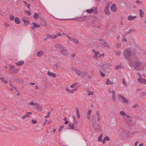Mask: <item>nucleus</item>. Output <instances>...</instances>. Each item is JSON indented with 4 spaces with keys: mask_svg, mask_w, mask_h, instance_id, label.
Returning a JSON list of instances; mask_svg holds the SVG:
<instances>
[{
    "mask_svg": "<svg viewBox=\"0 0 146 146\" xmlns=\"http://www.w3.org/2000/svg\"><path fill=\"white\" fill-rule=\"evenodd\" d=\"M66 91L69 93L73 94L72 89H70L68 87L66 88Z\"/></svg>",
    "mask_w": 146,
    "mask_h": 146,
    "instance_id": "nucleus-25",
    "label": "nucleus"
},
{
    "mask_svg": "<svg viewBox=\"0 0 146 146\" xmlns=\"http://www.w3.org/2000/svg\"><path fill=\"white\" fill-rule=\"evenodd\" d=\"M129 65L131 68L134 67V69L137 70L138 67L140 66L142 64V62L140 61H133L131 60H129Z\"/></svg>",
    "mask_w": 146,
    "mask_h": 146,
    "instance_id": "nucleus-2",
    "label": "nucleus"
},
{
    "mask_svg": "<svg viewBox=\"0 0 146 146\" xmlns=\"http://www.w3.org/2000/svg\"><path fill=\"white\" fill-rule=\"evenodd\" d=\"M112 95H113L112 98L113 99V101H115V100H116V97L115 96V92L114 91H112Z\"/></svg>",
    "mask_w": 146,
    "mask_h": 146,
    "instance_id": "nucleus-28",
    "label": "nucleus"
},
{
    "mask_svg": "<svg viewBox=\"0 0 146 146\" xmlns=\"http://www.w3.org/2000/svg\"><path fill=\"white\" fill-rule=\"evenodd\" d=\"M120 114L122 116H125L126 115V113L122 111H121L120 112Z\"/></svg>",
    "mask_w": 146,
    "mask_h": 146,
    "instance_id": "nucleus-36",
    "label": "nucleus"
},
{
    "mask_svg": "<svg viewBox=\"0 0 146 146\" xmlns=\"http://www.w3.org/2000/svg\"><path fill=\"white\" fill-rule=\"evenodd\" d=\"M130 33H129V32L128 31H127V32H125V33L123 35H124L125 36H126L127 34H129Z\"/></svg>",
    "mask_w": 146,
    "mask_h": 146,
    "instance_id": "nucleus-56",
    "label": "nucleus"
},
{
    "mask_svg": "<svg viewBox=\"0 0 146 146\" xmlns=\"http://www.w3.org/2000/svg\"><path fill=\"white\" fill-rule=\"evenodd\" d=\"M35 108L38 111H40L42 110V107L39 105V104L36 103L35 104Z\"/></svg>",
    "mask_w": 146,
    "mask_h": 146,
    "instance_id": "nucleus-10",
    "label": "nucleus"
},
{
    "mask_svg": "<svg viewBox=\"0 0 146 146\" xmlns=\"http://www.w3.org/2000/svg\"><path fill=\"white\" fill-rule=\"evenodd\" d=\"M13 79L14 81L17 82H20L19 79L18 78H13Z\"/></svg>",
    "mask_w": 146,
    "mask_h": 146,
    "instance_id": "nucleus-42",
    "label": "nucleus"
},
{
    "mask_svg": "<svg viewBox=\"0 0 146 146\" xmlns=\"http://www.w3.org/2000/svg\"><path fill=\"white\" fill-rule=\"evenodd\" d=\"M123 84L124 85H127V83L125 82L124 79L123 80Z\"/></svg>",
    "mask_w": 146,
    "mask_h": 146,
    "instance_id": "nucleus-60",
    "label": "nucleus"
},
{
    "mask_svg": "<svg viewBox=\"0 0 146 146\" xmlns=\"http://www.w3.org/2000/svg\"><path fill=\"white\" fill-rule=\"evenodd\" d=\"M14 16H10V19L11 20H13L14 19Z\"/></svg>",
    "mask_w": 146,
    "mask_h": 146,
    "instance_id": "nucleus-57",
    "label": "nucleus"
},
{
    "mask_svg": "<svg viewBox=\"0 0 146 146\" xmlns=\"http://www.w3.org/2000/svg\"><path fill=\"white\" fill-rule=\"evenodd\" d=\"M139 15L140 17L141 18L143 17L144 14V11H143L142 9H140L139 10Z\"/></svg>",
    "mask_w": 146,
    "mask_h": 146,
    "instance_id": "nucleus-20",
    "label": "nucleus"
},
{
    "mask_svg": "<svg viewBox=\"0 0 146 146\" xmlns=\"http://www.w3.org/2000/svg\"><path fill=\"white\" fill-rule=\"evenodd\" d=\"M78 83V82L74 83L73 84H72V85H71L70 86V87L71 88H74L77 85Z\"/></svg>",
    "mask_w": 146,
    "mask_h": 146,
    "instance_id": "nucleus-32",
    "label": "nucleus"
},
{
    "mask_svg": "<svg viewBox=\"0 0 146 146\" xmlns=\"http://www.w3.org/2000/svg\"><path fill=\"white\" fill-rule=\"evenodd\" d=\"M87 77H88V78L90 79H91L92 78V77L90 75H88V74L87 75Z\"/></svg>",
    "mask_w": 146,
    "mask_h": 146,
    "instance_id": "nucleus-62",
    "label": "nucleus"
},
{
    "mask_svg": "<svg viewBox=\"0 0 146 146\" xmlns=\"http://www.w3.org/2000/svg\"><path fill=\"white\" fill-rule=\"evenodd\" d=\"M124 119L127 124H129L131 123L132 120L131 117L128 118H124Z\"/></svg>",
    "mask_w": 146,
    "mask_h": 146,
    "instance_id": "nucleus-15",
    "label": "nucleus"
},
{
    "mask_svg": "<svg viewBox=\"0 0 146 146\" xmlns=\"http://www.w3.org/2000/svg\"><path fill=\"white\" fill-rule=\"evenodd\" d=\"M137 80L139 83L146 84V80L143 78H139Z\"/></svg>",
    "mask_w": 146,
    "mask_h": 146,
    "instance_id": "nucleus-13",
    "label": "nucleus"
},
{
    "mask_svg": "<svg viewBox=\"0 0 146 146\" xmlns=\"http://www.w3.org/2000/svg\"><path fill=\"white\" fill-rule=\"evenodd\" d=\"M99 41L100 43L102 44L103 46L106 47L109 49H110L111 48L108 43L106 42L105 41L102 39H100Z\"/></svg>",
    "mask_w": 146,
    "mask_h": 146,
    "instance_id": "nucleus-5",
    "label": "nucleus"
},
{
    "mask_svg": "<svg viewBox=\"0 0 146 146\" xmlns=\"http://www.w3.org/2000/svg\"><path fill=\"white\" fill-rule=\"evenodd\" d=\"M88 95L89 96L90 95H93L94 94V92H88Z\"/></svg>",
    "mask_w": 146,
    "mask_h": 146,
    "instance_id": "nucleus-54",
    "label": "nucleus"
},
{
    "mask_svg": "<svg viewBox=\"0 0 146 146\" xmlns=\"http://www.w3.org/2000/svg\"><path fill=\"white\" fill-rule=\"evenodd\" d=\"M109 8V7L108 6H106V7L105 9V14L107 15H109L110 14V11H108V9Z\"/></svg>",
    "mask_w": 146,
    "mask_h": 146,
    "instance_id": "nucleus-24",
    "label": "nucleus"
},
{
    "mask_svg": "<svg viewBox=\"0 0 146 146\" xmlns=\"http://www.w3.org/2000/svg\"><path fill=\"white\" fill-rule=\"evenodd\" d=\"M111 11L113 12H115L116 11L117 9L115 4H113L111 5Z\"/></svg>",
    "mask_w": 146,
    "mask_h": 146,
    "instance_id": "nucleus-11",
    "label": "nucleus"
},
{
    "mask_svg": "<svg viewBox=\"0 0 146 146\" xmlns=\"http://www.w3.org/2000/svg\"><path fill=\"white\" fill-rule=\"evenodd\" d=\"M64 35H65V34ZM65 35L70 40L73 42L75 44H78L79 43V40L77 39L72 38L70 36L67 35Z\"/></svg>",
    "mask_w": 146,
    "mask_h": 146,
    "instance_id": "nucleus-6",
    "label": "nucleus"
},
{
    "mask_svg": "<svg viewBox=\"0 0 146 146\" xmlns=\"http://www.w3.org/2000/svg\"><path fill=\"white\" fill-rule=\"evenodd\" d=\"M100 74L103 77L105 76V74L103 73L101 71H100Z\"/></svg>",
    "mask_w": 146,
    "mask_h": 146,
    "instance_id": "nucleus-44",
    "label": "nucleus"
},
{
    "mask_svg": "<svg viewBox=\"0 0 146 146\" xmlns=\"http://www.w3.org/2000/svg\"><path fill=\"white\" fill-rule=\"evenodd\" d=\"M44 54L42 50H40V51L36 53V55L38 57H41Z\"/></svg>",
    "mask_w": 146,
    "mask_h": 146,
    "instance_id": "nucleus-17",
    "label": "nucleus"
},
{
    "mask_svg": "<svg viewBox=\"0 0 146 146\" xmlns=\"http://www.w3.org/2000/svg\"><path fill=\"white\" fill-rule=\"evenodd\" d=\"M77 90V88H76L74 89H72V90H73L72 91H73V92H75Z\"/></svg>",
    "mask_w": 146,
    "mask_h": 146,
    "instance_id": "nucleus-64",
    "label": "nucleus"
},
{
    "mask_svg": "<svg viewBox=\"0 0 146 146\" xmlns=\"http://www.w3.org/2000/svg\"><path fill=\"white\" fill-rule=\"evenodd\" d=\"M35 104H34V103L32 102H30L28 104V105H32V106H33L34 105H35Z\"/></svg>",
    "mask_w": 146,
    "mask_h": 146,
    "instance_id": "nucleus-58",
    "label": "nucleus"
},
{
    "mask_svg": "<svg viewBox=\"0 0 146 146\" xmlns=\"http://www.w3.org/2000/svg\"><path fill=\"white\" fill-rule=\"evenodd\" d=\"M15 21L16 23L17 24H19L20 23V19L18 17H16L15 19Z\"/></svg>",
    "mask_w": 146,
    "mask_h": 146,
    "instance_id": "nucleus-27",
    "label": "nucleus"
},
{
    "mask_svg": "<svg viewBox=\"0 0 146 146\" xmlns=\"http://www.w3.org/2000/svg\"><path fill=\"white\" fill-rule=\"evenodd\" d=\"M86 11L89 13H91L94 11V9H87L86 10Z\"/></svg>",
    "mask_w": 146,
    "mask_h": 146,
    "instance_id": "nucleus-34",
    "label": "nucleus"
},
{
    "mask_svg": "<svg viewBox=\"0 0 146 146\" xmlns=\"http://www.w3.org/2000/svg\"><path fill=\"white\" fill-rule=\"evenodd\" d=\"M37 121H36L34 119H32V123L33 124H36V123Z\"/></svg>",
    "mask_w": 146,
    "mask_h": 146,
    "instance_id": "nucleus-52",
    "label": "nucleus"
},
{
    "mask_svg": "<svg viewBox=\"0 0 146 146\" xmlns=\"http://www.w3.org/2000/svg\"><path fill=\"white\" fill-rule=\"evenodd\" d=\"M24 63V61L23 60H21L16 63V64L17 66H19L22 65Z\"/></svg>",
    "mask_w": 146,
    "mask_h": 146,
    "instance_id": "nucleus-19",
    "label": "nucleus"
},
{
    "mask_svg": "<svg viewBox=\"0 0 146 146\" xmlns=\"http://www.w3.org/2000/svg\"><path fill=\"white\" fill-rule=\"evenodd\" d=\"M25 13L27 14L28 15H29V16H30L31 15V13L30 12L28 11H25Z\"/></svg>",
    "mask_w": 146,
    "mask_h": 146,
    "instance_id": "nucleus-46",
    "label": "nucleus"
},
{
    "mask_svg": "<svg viewBox=\"0 0 146 146\" xmlns=\"http://www.w3.org/2000/svg\"><path fill=\"white\" fill-rule=\"evenodd\" d=\"M108 67V65L107 64H104L103 65L102 67V68L104 72L107 70Z\"/></svg>",
    "mask_w": 146,
    "mask_h": 146,
    "instance_id": "nucleus-26",
    "label": "nucleus"
},
{
    "mask_svg": "<svg viewBox=\"0 0 146 146\" xmlns=\"http://www.w3.org/2000/svg\"><path fill=\"white\" fill-rule=\"evenodd\" d=\"M39 16L38 14L36 13H35V15L33 16V17L35 19H38Z\"/></svg>",
    "mask_w": 146,
    "mask_h": 146,
    "instance_id": "nucleus-38",
    "label": "nucleus"
},
{
    "mask_svg": "<svg viewBox=\"0 0 146 146\" xmlns=\"http://www.w3.org/2000/svg\"><path fill=\"white\" fill-rule=\"evenodd\" d=\"M136 17H137V16H132L131 15H129L128 16L127 19L129 21H132V20H134Z\"/></svg>",
    "mask_w": 146,
    "mask_h": 146,
    "instance_id": "nucleus-16",
    "label": "nucleus"
},
{
    "mask_svg": "<svg viewBox=\"0 0 146 146\" xmlns=\"http://www.w3.org/2000/svg\"><path fill=\"white\" fill-rule=\"evenodd\" d=\"M136 3H137L138 4H141L142 3V2L141 1H139L138 0H137L136 1Z\"/></svg>",
    "mask_w": 146,
    "mask_h": 146,
    "instance_id": "nucleus-53",
    "label": "nucleus"
},
{
    "mask_svg": "<svg viewBox=\"0 0 146 146\" xmlns=\"http://www.w3.org/2000/svg\"><path fill=\"white\" fill-rule=\"evenodd\" d=\"M15 66L10 65L9 68L10 70L11 71V73L12 74H15L17 72L18 70L17 69H14Z\"/></svg>",
    "mask_w": 146,
    "mask_h": 146,
    "instance_id": "nucleus-7",
    "label": "nucleus"
},
{
    "mask_svg": "<svg viewBox=\"0 0 146 146\" xmlns=\"http://www.w3.org/2000/svg\"><path fill=\"white\" fill-rule=\"evenodd\" d=\"M103 136L102 134H101L100 136L98 137V141L100 142H101L102 141V137Z\"/></svg>",
    "mask_w": 146,
    "mask_h": 146,
    "instance_id": "nucleus-35",
    "label": "nucleus"
},
{
    "mask_svg": "<svg viewBox=\"0 0 146 146\" xmlns=\"http://www.w3.org/2000/svg\"><path fill=\"white\" fill-rule=\"evenodd\" d=\"M48 74L52 77L55 78L56 77V74L54 73L51 72L49 71H48L47 72Z\"/></svg>",
    "mask_w": 146,
    "mask_h": 146,
    "instance_id": "nucleus-18",
    "label": "nucleus"
},
{
    "mask_svg": "<svg viewBox=\"0 0 146 146\" xmlns=\"http://www.w3.org/2000/svg\"><path fill=\"white\" fill-rule=\"evenodd\" d=\"M146 95V94H145V92H142L141 94V96H142V97H144V96H145Z\"/></svg>",
    "mask_w": 146,
    "mask_h": 146,
    "instance_id": "nucleus-50",
    "label": "nucleus"
},
{
    "mask_svg": "<svg viewBox=\"0 0 146 146\" xmlns=\"http://www.w3.org/2000/svg\"><path fill=\"white\" fill-rule=\"evenodd\" d=\"M138 106H139V105L138 104H136L134 106H133V108H135L138 107Z\"/></svg>",
    "mask_w": 146,
    "mask_h": 146,
    "instance_id": "nucleus-63",
    "label": "nucleus"
},
{
    "mask_svg": "<svg viewBox=\"0 0 146 146\" xmlns=\"http://www.w3.org/2000/svg\"><path fill=\"white\" fill-rule=\"evenodd\" d=\"M131 55V51L129 50H125L124 52V56L127 59Z\"/></svg>",
    "mask_w": 146,
    "mask_h": 146,
    "instance_id": "nucleus-8",
    "label": "nucleus"
},
{
    "mask_svg": "<svg viewBox=\"0 0 146 146\" xmlns=\"http://www.w3.org/2000/svg\"><path fill=\"white\" fill-rule=\"evenodd\" d=\"M93 128L96 131L98 132L100 130L99 128L98 124L95 122L93 124Z\"/></svg>",
    "mask_w": 146,
    "mask_h": 146,
    "instance_id": "nucleus-9",
    "label": "nucleus"
},
{
    "mask_svg": "<svg viewBox=\"0 0 146 146\" xmlns=\"http://www.w3.org/2000/svg\"><path fill=\"white\" fill-rule=\"evenodd\" d=\"M22 20L24 23L23 25L25 26H27L30 23L29 21L26 20L24 18H23L22 19Z\"/></svg>",
    "mask_w": 146,
    "mask_h": 146,
    "instance_id": "nucleus-12",
    "label": "nucleus"
},
{
    "mask_svg": "<svg viewBox=\"0 0 146 146\" xmlns=\"http://www.w3.org/2000/svg\"><path fill=\"white\" fill-rule=\"evenodd\" d=\"M57 36L56 35H51V38L54 39L56 38L57 37Z\"/></svg>",
    "mask_w": 146,
    "mask_h": 146,
    "instance_id": "nucleus-39",
    "label": "nucleus"
},
{
    "mask_svg": "<svg viewBox=\"0 0 146 146\" xmlns=\"http://www.w3.org/2000/svg\"><path fill=\"white\" fill-rule=\"evenodd\" d=\"M0 80H1L3 83L7 84L8 82L7 80H6L4 77L0 78Z\"/></svg>",
    "mask_w": 146,
    "mask_h": 146,
    "instance_id": "nucleus-21",
    "label": "nucleus"
},
{
    "mask_svg": "<svg viewBox=\"0 0 146 146\" xmlns=\"http://www.w3.org/2000/svg\"><path fill=\"white\" fill-rule=\"evenodd\" d=\"M68 125L71 129H73L74 127V124L73 123H70Z\"/></svg>",
    "mask_w": 146,
    "mask_h": 146,
    "instance_id": "nucleus-30",
    "label": "nucleus"
},
{
    "mask_svg": "<svg viewBox=\"0 0 146 146\" xmlns=\"http://www.w3.org/2000/svg\"><path fill=\"white\" fill-rule=\"evenodd\" d=\"M55 47L57 50L59 49L60 53L64 56H67L68 55V51L66 48L60 44L56 45Z\"/></svg>",
    "mask_w": 146,
    "mask_h": 146,
    "instance_id": "nucleus-1",
    "label": "nucleus"
},
{
    "mask_svg": "<svg viewBox=\"0 0 146 146\" xmlns=\"http://www.w3.org/2000/svg\"><path fill=\"white\" fill-rule=\"evenodd\" d=\"M77 117L78 118H79L80 117V113H76Z\"/></svg>",
    "mask_w": 146,
    "mask_h": 146,
    "instance_id": "nucleus-61",
    "label": "nucleus"
},
{
    "mask_svg": "<svg viewBox=\"0 0 146 146\" xmlns=\"http://www.w3.org/2000/svg\"><path fill=\"white\" fill-rule=\"evenodd\" d=\"M32 114V112H27V113L25 115L23 116L22 117L23 119H24L27 117H30V116L29 114Z\"/></svg>",
    "mask_w": 146,
    "mask_h": 146,
    "instance_id": "nucleus-14",
    "label": "nucleus"
},
{
    "mask_svg": "<svg viewBox=\"0 0 146 146\" xmlns=\"http://www.w3.org/2000/svg\"><path fill=\"white\" fill-rule=\"evenodd\" d=\"M93 12H94V14H97L98 12V10H97V8H95L94 10V11Z\"/></svg>",
    "mask_w": 146,
    "mask_h": 146,
    "instance_id": "nucleus-55",
    "label": "nucleus"
},
{
    "mask_svg": "<svg viewBox=\"0 0 146 146\" xmlns=\"http://www.w3.org/2000/svg\"><path fill=\"white\" fill-rule=\"evenodd\" d=\"M135 30L133 29H131L130 30L128 31L130 33L132 32H133L135 31Z\"/></svg>",
    "mask_w": 146,
    "mask_h": 146,
    "instance_id": "nucleus-47",
    "label": "nucleus"
},
{
    "mask_svg": "<svg viewBox=\"0 0 146 146\" xmlns=\"http://www.w3.org/2000/svg\"><path fill=\"white\" fill-rule=\"evenodd\" d=\"M54 67L56 69H57L58 68H59V65L57 63L55 64L54 65Z\"/></svg>",
    "mask_w": 146,
    "mask_h": 146,
    "instance_id": "nucleus-37",
    "label": "nucleus"
},
{
    "mask_svg": "<svg viewBox=\"0 0 146 146\" xmlns=\"http://www.w3.org/2000/svg\"><path fill=\"white\" fill-rule=\"evenodd\" d=\"M96 114L97 115V120L98 121H100L101 119L100 116V115L98 111H97L96 112Z\"/></svg>",
    "mask_w": 146,
    "mask_h": 146,
    "instance_id": "nucleus-22",
    "label": "nucleus"
},
{
    "mask_svg": "<svg viewBox=\"0 0 146 146\" xmlns=\"http://www.w3.org/2000/svg\"><path fill=\"white\" fill-rule=\"evenodd\" d=\"M106 84L107 85H113V82H111V81L109 79H107L106 81Z\"/></svg>",
    "mask_w": 146,
    "mask_h": 146,
    "instance_id": "nucleus-23",
    "label": "nucleus"
},
{
    "mask_svg": "<svg viewBox=\"0 0 146 146\" xmlns=\"http://www.w3.org/2000/svg\"><path fill=\"white\" fill-rule=\"evenodd\" d=\"M42 21L43 23V25L44 26H46V22L44 20H43Z\"/></svg>",
    "mask_w": 146,
    "mask_h": 146,
    "instance_id": "nucleus-59",
    "label": "nucleus"
},
{
    "mask_svg": "<svg viewBox=\"0 0 146 146\" xmlns=\"http://www.w3.org/2000/svg\"><path fill=\"white\" fill-rule=\"evenodd\" d=\"M99 54L98 51L95 53V55L93 56L94 58L95 59H97L98 58V55Z\"/></svg>",
    "mask_w": 146,
    "mask_h": 146,
    "instance_id": "nucleus-33",
    "label": "nucleus"
},
{
    "mask_svg": "<svg viewBox=\"0 0 146 146\" xmlns=\"http://www.w3.org/2000/svg\"><path fill=\"white\" fill-rule=\"evenodd\" d=\"M23 2H24L25 3V5L27 6V8H29L30 7V4L26 2H25V1H23Z\"/></svg>",
    "mask_w": 146,
    "mask_h": 146,
    "instance_id": "nucleus-40",
    "label": "nucleus"
},
{
    "mask_svg": "<svg viewBox=\"0 0 146 146\" xmlns=\"http://www.w3.org/2000/svg\"><path fill=\"white\" fill-rule=\"evenodd\" d=\"M50 112L48 111V112L47 115L45 116V118H48L49 117L50 115Z\"/></svg>",
    "mask_w": 146,
    "mask_h": 146,
    "instance_id": "nucleus-45",
    "label": "nucleus"
},
{
    "mask_svg": "<svg viewBox=\"0 0 146 146\" xmlns=\"http://www.w3.org/2000/svg\"><path fill=\"white\" fill-rule=\"evenodd\" d=\"M91 112L92 111L91 110H88L87 114L88 116H90V115Z\"/></svg>",
    "mask_w": 146,
    "mask_h": 146,
    "instance_id": "nucleus-49",
    "label": "nucleus"
},
{
    "mask_svg": "<svg viewBox=\"0 0 146 146\" xmlns=\"http://www.w3.org/2000/svg\"><path fill=\"white\" fill-rule=\"evenodd\" d=\"M33 24L35 28H37L40 27L39 25H37L34 22H33Z\"/></svg>",
    "mask_w": 146,
    "mask_h": 146,
    "instance_id": "nucleus-31",
    "label": "nucleus"
},
{
    "mask_svg": "<svg viewBox=\"0 0 146 146\" xmlns=\"http://www.w3.org/2000/svg\"><path fill=\"white\" fill-rule=\"evenodd\" d=\"M104 139H105V140L106 141H110V138L107 136H106L105 138Z\"/></svg>",
    "mask_w": 146,
    "mask_h": 146,
    "instance_id": "nucleus-51",
    "label": "nucleus"
},
{
    "mask_svg": "<svg viewBox=\"0 0 146 146\" xmlns=\"http://www.w3.org/2000/svg\"><path fill=\"white\" fill-rule=\"evenodd\" d=\"M118 97L119 100L123 103H127L129 101L128 100H126L125 98L120 94H119L118 95Z\"/></svg>",
    "mask_w": 146,
    "mask_h": 146,
    "instance_id": "nucleus-4",
    "label": "nucleus"
},
{
    "mask_svg": "<svg viewBox=\"0 0 146 146\" xmlns=\"http://www.w3.org/2000/svg\"><path fill=\"white\" fill-rule=\"evenodd\" d=\"M89 17L88 16H84L81 17L82 20H85L89 19Z\"/></svg>",
    "mask_w": 146,
    "mask_h": 146,
    "instance_id": "nucleus-29",
    "label": "nucleus"
},
{
    "mask_svg": "<svg viewBox=\"0 0 146 146\" xmlns=\"http://www.w3.org/2000/svg\"><path fill=\"white\" fill-rule=\"evenodd\" d=\"M125 36L123 35V36H122V38H123L122 40L123 41H125L126 42H127V40L126 39H125Z\"/></svg>",
    "mask_w": 146,
    "mask_h": 146,
    "instance_id": "nucleus-43",
    "label": "nucleus"
},
{
    "mask_svg": "<svg viewBox=\"0 0 146 146\" xmlns=\"http://www.w3.org/2000/svg\"><path fill=\"white\" fill-rule=\"evenodd\" d=\"M71 69L73 71L76 72L78 76L81 77L86 76L88 74L87 72H82L80 70H78L74 67H71Z\"/></svg>",
    "mask_w": 146,
    "mask_h": 146,
    "instance_id": "nucleus-3",
    "label": "nucleus"
},
{
    "mask_svg": "<svg viewBox=\"0 0 146 146\" xmlns=\"http://www.w3.org/2000/svg\"><path fill=\"white\" fill-rule=\"evenodd\" d=\"M121 43H118L116 44L117 48H119L121 47Z\"/></svg>",
    "mask_w": 146,
    "mask_h": 146,
    "instance_id": "nucleus-41",
    "label": "nucleus"
},
{
    "mask_svg": "<svg viewBox=\"0 0 146 146\" xmlns=\"http://www.w3.org/2000/svg\"><path fill=\"white\" fill-rule=\"evenodd\" d=\"M115 54L117 56H119L121 54V53L120 52L116 51Z\"/></svg>",
    "mask_w": 146,
    "mask_h": 146,
    "instance_id": "nucleus-48",
    "label": "nucleus"
}]
</instances>
